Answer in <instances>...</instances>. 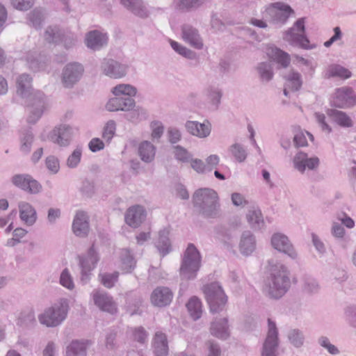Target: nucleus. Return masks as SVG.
Masks as SVG:
<instances>
[{
  "instance_id": "nucleus-1",
  "label": "nucleus",
  "mask_w": 356,
  "mask_h": 356,
  "mask_svg": "<svg viewBox=\"0 0 356 356\" xmlns=\"http://www.w3.org/2000/svg\"><path fill=\"white\" fill-rule=\"evenodd\" d=\"M268 275L264 280L263 291L270 299L278 300L291 288L290 271L281 263L269 262Z\"/></svg>"
},
{
  "instance_id": "nucleus-2",
  "label": "nucleus",
  "mask_w": 356,
  "mask_h": 356,
  "mask_svg": "<svg viewBox=\"0 0 356 356\" xmlns=\"http://www.w3.org/2000/svg\"><path fill=\"white\" fill-rule=\"evenodd\" d=\"M32 78L27 74H22L17 79V94L26 99L25 103L31 107L27 122L35 124L42 116L44 105V95L41 91L33 92Z\"/></svg>"
},
{
  "instance_id": "nucleus-3",
  "label": "nucleus",
  "mask_w": 356,
  "mask_h": 356,
  "mask_svg": "<svg viewBox=\"0 0 356 356\" xmlns=\"http://www.w3.org/2000/svg\"><path fill=\"white\" fill-rule=\"evenodd\" d=\"M194 207L205 218H217L220 214L218 193L209 188H200L193 195Z\"/></svg>"
},
{
  "instance_id": "nucleus-4",
  "label": "nucleus",
  "mask_w": 356,
  "mask_h": 356,
  "mask_svg": "<svg viewBox=\"0 0 356 356\" xmlns=\"http://www.w3.org/2000/svg\"><path fill=\"white\" fill-rule=\"evenodd\" d=\"M68 310V300L61 298L38 316L39 322L48 327H56L66 318Z\"/></svg>"
},
{
  "instance_id": "nucleus-5",
  "label": "nucleus",
  "mask_w": 356,
  "mask_h": 356,
  "mask_svg": "<svg viewBox=\"0 0 356 356\" xmlns=\"http://www.w3.org/2000/svg\"><path fill=\"white\" fill-rule=\"evenodd\" d=\"M201 257L195 246L190 243L184 254L179 269L180 277L182 280H193L197 276L200 269Z\"/></svg>"
},
{
  "instance_id": "nucleus-6",
  "label": "nucleus",
  "mask_w": 356,
  "mask_h": 356,
  "mask_svg": "<svg viewBox=\"0 0 356 356\" xmlns=\"http://www.w3.org/2000/svg\"><path fill=\"white\" fill-rule=\"evenodd\" d=\"M283 40L289 44L304 49H312L314 44H309V40L305 34V18L298 19L292 27L284 31Z\"/></svg>"
},
{
  "instance_id": "nucleus-7",
  "label": "nucleus",
  "mask_w": 356,
  "mask_h": 356,
  "mask_svg": "<svg viewBox=\"0 0 356 356\" xmlns=\"http://www.w3.org/2000/svg\"><path fill=\"white\" fill-rule=\"evenodd\" d=\"M203 291L211 312L218 313L223 309L227 299L222 286L218 282L205 285Z\"/></svg>"
},
{
  "instance_id": "nucleus-8",
  "label": "nucleus",
  "mask_w": 356,
  "mask_h": 356,
  "mask_svg": "<svg viewBox=\"0 0 356 356\" xmlns=\"http://www.w3.org/2000/svg\"><path fill=\"white\" fill-rule=\"evenodd\" d=\"M293 13V9L289 5L276 2L266 8L264 15L272 24L282 26Z\"/></svg>"
},
{
  "instance_id": "nucleus-9",
  "label": "nucleus",
  "mask_w": 356,
  "mask_h": 356,
  "mask_svg": "<svg viewBox=\"0 0 356 356\" xmlns=\"http://www.w3.org/2000/svg\"><path fill=\"white\" fill-rule=\"evenodd\" d=\"M98 254L92 245L86 256H79V266L81 268V280L83 284L87 283L90 277V272L96 267L99 261Z\"/></svg>"
},
{
  "instance_id": "nucleus-10",
  "label": "nucleus",
  "mask_w": 356,
  "mask_h": 356,
  "mask_svg": "<svg viewBox=\"0 0 356 356\" xmlns=\"http://www.w3.org/2000/svg\"><path fill=\"white\" fill-rule=\"evenodd\" d=\"M356 103V96L350 87L337 88L333 94L331 104L339 108H347L353 106Z\"/></svg>"
},
{
  "instance_id": "nucleus-11",
  "label": "nucleus",
  "mask_w": 356,
  "mask_h": 356,
  "mask_svg": "<svg viewBox=\"0 0 356 356\" xmlns=\"http://www.w3.org/2000/svg\"><path fill=\"white\" fill-rule=\"evenodd\" d=\"M268 330L267 337L263 344L261 356H276L278 347V332L275 323L268 319Z\"/></svg>"
},
{
  "instance_id": "nucleus-12",
  "label": "nucleus",
  "mask_w": 356,
  "mask_h": 356,
  "mask_svg": "<svg viewBox=\"0 0 356 356\" xmlns=\"http://www.w3.org/2000/svg\"><path fill=\"white\" fill-rule=\"evenodd\" d=\"M83 67L78 63H68L62 73V83L65 88H72L82 76Z\"/></svg>"
},
{
  "instance_id": "nucleus-13",
  "label": "nucleus",
  "mask_w": 356,
  "mask_h": 356,
  "mask_svg": "<svg viewBox=\"0 0 356 356\" xmlns=\"http://www.w3.org/2000/svg\"><path fill=\"white\" fill-rule=\"evenodd\" d=\"M103 74L111 79H121L126 76L128 66L114 59L105 58L101 64Z\"/></svg>"
},
{
  "instance_id": "nucleus-14",
  "label": "nucleus",
  "mask_w": 356,
  "mask_h": 356,
  "mask_svg": "<svg viewBox=\"0 0 356 356\" xmlns=\"http://www.w3.org/2000/svg\"><path fill=\"white\" fill-rule=\"evenodd\" d=\"M293 164L296 170L303 174L306 169L316 170L320 165V160L317 156L309 158L307 154L299 151L293 159Z\"/></svg>"
},
{
  "instance_id": "nucleus-15",
  "label": "nucleus",
  "mask_w": 356,
  "mask_h": 356,
  "mask_svg": "<svg viewBox=\"0 0 356 356\" xmlns=\"http://www.w3.org/2000/svg\"><path fill=\"white\" fill-rule=\"evenodd\" d=\"M11 181L15 186L31 194L38 193L42 189L40 184L27 174L15 175Z\"/></svg>"
},
{
  "instance_id": "nucleus-16",
  "label": "nucleus",
  "mask_w": 356,
  "mask_h": 356,
  "mask_svg": "<svg viewBox=\"0 0 356 356\" xmlns=\"http://www.w3.org/2000/svg\"><path fill=\"white\" fill-rule=\"evenodd\" d=\"M94 304L102 311L113 314L117 312V305L113 298L107 293L94 290L91 293Z\"/></svg>"
},
{
  "instance_id": "nucleus-17",
  "label": "nucleus",
  "mask_w": 356,
  "mask_h": 356,
  "mask_svg": "<svg viewBox=\"0 0 356 356\" xmlns=\"http://www.w3.org/2000/svg\"><path fill=\"white\" fill-rule=\"evenodd\" d=\"M271 245L279 252L287 254L290 258L295 259L298 257L296 251L289 238L282 233H275L271 237Z\"/></svg>"
},
{
  "instance_id": "nucleus-18",
  "label": "nucleus",
  "mask_w": 356,
  "mask_h": 356,
  "mask_svg": "<svg viewBox=\"0 0 356 356\" xmlns=\"http://www.w3.org/2000/svg\"><path fill=\"white\" fill-rule=\"evenodd\" d=\"M73 136L72 128L67 124L55 127L49 134V138L60 146L66 147L70 143Z\"/></svg>"
},
{
  "instance_id": "nucleus-19",
  "label": "nucleus",
  "mask_w": 356,
  "mask_h": 356,
  "mask_svg": "<svg viewBox=\"0 0 356 356\" xmlns=\"http://www.w3.org/2000/svg\"><path fill=\"white\" fill-rule=\"evenodd\" d=\"M84 42L88 49L92 51H99L107 46L108 37L106 33L99 30H92L86 34Z\"/></svg>"
},
{
  "instance_id": "nucleus-20",
  "label": "nucleus",
  "mask_w": 356,
  "mask_h": 356,
  "mask_svg": "<svg viewBox=\"0 0 356 356\" xmlns=\"http://www.w3.org/2000/svg\"><path fill=\"white\" fill-rule=\"evenodd\" d=\"M135 100L133 98L115 96L108 101L106 108L111 112L129 111L135 107Z\"/></svg>"
},
{
  "instance_id": "nucleus-21",
  "label": "nucleus",
  "mask_w": 356,
  "mask_h": 356,
  "mask_svg": "<svg viewBox=\"0 0 356 356\" xmlns=\"http://www.w3.org/2000/svg\"><path fill=\"white\" fill-rule=\"evenodd\" d=\"M181 36L183 40L191 47L201 49L203 47V41L198 30L191 24H184L181 26Z\"/></svg>"
},
{
  "instance_id": "nucleus-22",
  "label": "nucleus",
  "mask_w": 356,
  "mask_h": 356,
  "mask_svg": "<svg viewBox=\"0 0 356 356\" xmlns=\"http://www.w3.org/2000/svg\"><path fill=\"white\" fill-rule=\"evenodd\" d=\"M172 297L173 293L169 288L159 286L152 293L151 301L155 306L165 307L171 302Z\"/></svg>"
},
{
  "instance_id": "nucleus-23",
  "label": "nucleus",
  "mask_w": 356,
  "mask_h": 356,
  "mask_svg": "<svg viewBox=\"0 0 356 356\" xmlns=\"http://www.w3.org/2000/svg\"><path fill=\"white\" fill-rule=\"evenodd\" d=\"M152 348L156 356H167L169 351L167 335L161 331L156 332L152 338Z\"/></svg>"
},
{
  "instance_id": "nucleus-24",
  "label": "nucleus",
  "mask_w": 356,
  "mask_h": 356,
  "mask_svg": "<svg viewBox=\"0 0 356 356\" xmlns=\"http://www.w3.org/2000/svg\"><path fill=\"white\" fill-rule=\"evenodd\" d=\"M146 212L140 205H136L128 209L125 213V222L132 227H138L145 219Z\"/></svg>"
},
{
  "instance_id": "nucleus-25",
  "label": "nucleus",
  "mask_w": 356,
  "mask_h": 356,
  "mask_svg": "<svg viewBox=\"0 0 356 356\" xmlns=\"http://www.w3.org/2000/svg\"><path fill=\"white\" fill-rule=\"evenodd\" d=\"M72 230L79 237H85L89 232L88 217L84 211H78L74 218Z\"/></svg>"
},
{
  "instance_id": "nucleus-26",
  "label": "nucleus",
  "mask_w": 356,
  "mask_h": 356,
  "mask_svg": "<svg viewBox=\"0 0 356 356\" xmlns=\"http://www.w3.org/2000/svg\"><path fill=\"white\" fill-rule=\"evenodd\" d=\"M185 127L188 133L202 138L209 136L211 133V127L209 122L187 121Z\"/></svg>"
},
{
  "instance_id": "nucleus-27",
  "label": "nucleus",
  "mask_w": 356,
  "mask_h": 356,
  "mask_svg": "<svg viewBox=\"0 0 356 356\" xmlns=\"http://www.w3.org/2000/svg\"><path fill=\"white\" fill-rule=\"evenodd\" d=\"M211 334L220 339H227L229 336L228 321L227 318H216L211 324Z\"/></svg>"
},
{
  "instance_id": "nucleus-28",
  "label": "nucleus",
  "mask_w": 356,
  "mask_h": 356,
  "mask_svg": "<svg viewBox=\"0 0 356 356\" xmlns=\"http://www.w3.org/2000/svg\"><path fill=\"white\" fill-rule=\"evenodd\" d=\"M121 3L134 15L145 18L149 15V11L142 0H121Z\"/></svg>"
},
{
  "instance_id": "nucleus-29",
  "label": "nucleus",
  "mask_w": 356,
  "mask_h": 356,
  "mask_svg": "<svg viewBox=\"0 0 356 356\" xmlns=\"http://www.w3.org/2000/svg\"><path fill=\"white\" fill-rule=\"evenodd\" d=\"M256 247L254 235L250 231L243 232L239 243V250L242 254L248 256L251 254Z\"/></svg>"
},
{
  "instance_id": "nucleus-30",
  "label": "nucleus",
  "mask_w": 356,
  "mask_h": 356,
  "mask_svg": "<svg viewBox=\"0 0 356 356\" xmlns=\"http://www.w3.org/2000/svg\"><path fill=\"white\" fill-rule=\"evenodd\" d=\"M88 341L73 340L65 349V356H86Z\"/></svg>"
},
{
  "instance_id": "nucleus-31",
  "label": "nucleus",
  "mask_w": 356,
  "mask_h": 356,
  "mask_svg": "<svg viewBox=\"0 0 356 356\" xmlns=\"http://www.w3.org/2000/svg\"><path fill=\"white\" fill-rule=\"evenodd\" d=\"M156 154V147L148 140L141 142L138 146V155L140 159L147 163L154 161Z\"/></svg>"
},
{
  "instance_id": "nucleus-32",
  "label": "nucleus",
  "mask_w": 356,
  "mask_h": 356,
  "mask_svg": "<svg viewBox=\"0 0 356 356\" xmlns=\"http://www.w3.org/2000/svg\"><path fill=\"white\" fill-rule=\"evenodd\" d=\"M19 216L27 225H33L36 221V211L29 203L23 202L19 204Z\"/></svg>"
},
{
  "instance_id": "nucleus-33",
  "label": "nucleus",
  "mask_w": 356,
  "mask_h": 356,
  "mask_svg": "<svg viewBox=\"0 0 356 356\" xmlns=\"http://www.w3.org/2000/svg\"><path fill=\"white\" fill-rule=\"evenodd\" d=\"M327 114L333 121L342 127L349 128L353 126L352 119L343 111L337 109H328Z\"/></svg>"
},
{
  "instance_id": "nucleus-34",
  "label": "nucleus",
  "mask_w": 356,
  "mask_h": 356,
  "mask_svg": "<svg viewBox=\"0 0 356 356\" xmlns=\"http://www.w3.org/2000/svg\"><path fill=\"white\" fill-rule=\"evenodd\" d=\"M285 79V86L288 87L292 91H298L302 85L301 74L291 69L287 74L284 76Z\"/></svg>"
},
{
  "instance_id": "nucleus-35",
  "label": "nucleus",
  "mask_w": 356,
  "mask_h": 356,
  "mask_svg": "<svg viewBox=\"0 0 356 356\" xmlns=\"http://www.w3.org/2000/svg\"><path fill=\"white\" fill-rule=\"evenodd\" d=\"M48 59L46 56L35 53H29L26 57L29 67L33 71H39L44 68Z\"/></svg>"
},
{
  "instance_id": "nucleus-36",
  "label": "nucleus",
  "mask_w": 356,
  "mask_h": 356,
  "mask_svg": "<svg viewBox=\"0 0 356 356\" xmlns=\"http://www.w3.org/2000/svg\"><path fill=\"white\" fill-rule=\"evenodd\" d=\"M121 270L124 273H130L136 267V261L129 249H122L120 252Z\"/></svg>"
},
{
  "instance_id": "nucleus-37",
  "label": "nucleus",
  "mask_w": 356,
  "mask_h": 356,
  "mask_svg": "<svg viewBox=\"0 0 356 356\" xmlns=\"http://www.w3.org/2000/svg\"><path fill=\"white\" fill-rule=\"evenodd\" d=\"M168 235L169 232L168 230H161L159 233V238L155 243L156 248L163 257L171 251V243Z\"/></svg>"
},
{
  "instance_id": "nucleus-38",
  "label": "nucleus",
  "mask_w": 356,
  "mask_h": 356,
  "mask_svg": "<svg viewBox=\"0 0 356 356\" xmlns=\"http://www.w3.org/2000/svg\"><path fill=\"white\" fill-rule=\"evenodd\" d=\"M211 0H177L176 8L182 12L197 10Z\"/></svg>"
},
{
  "instance_id": "nucleus-39",
  "label": "nucleus",
  "mask_w": 356,
  "mask_h": 356,
  "mask_svg": "<svg viewBox=\"0 0 356 356\" xmlns=\"http://www.w3.org/2000/svg\"><path fill=\"white\" fill-rule=\"evenodd\" d=\"M256 71L262 82H268L273 77V64L270 60L258 63Z\"/></svg>"
},
{
  "instance_id": "nucleus-40",
  "label": "nucleus",
  "mask_w": 356,
  "mask_h": 356,
  "mask_svg": "<svg viewBox=\"0 0 356 356\" xmlns=\"http://www.w3.org/2000/svg\"><path fill=\"white\" fill-rule=\"evenodd\" d=\"M246 218L250 227L255 230L261 229L264 227V220L260 209L249 210Z\"/></svg>"
},
{
  "instance_id": "nucleus-41",
  "label": "nucleus",
  "mask_w": 356,
  "mask_h": 356,
  "mask_svg": "<svg viewBox=\"0 0 356 356\" xmlns=\"http://www.w3.org/2000/svg\"><path fill=\"white\" fill-rule=\"evenodd\" d=\"M325 76L327 78L339 77L342 79H347L352 76V72L341 65L332 64L328 67Z\"/></svg>"
},
{
  "instance_id": "nucleus-42",
  "label": "nucleus",
  "mask_w": 356,
  "mask_h": 356,
  "mask_svg": "<svg viewBox=\"0 0 356 356\" xmlns=\"http://www.w3.org/2000/svg\"><path fill=\"white\" fill-rule=\"evenodd\" d=\"M270 58L282 67H287L291 62L290 56L286 52L277 47L272 48L268 53Z\"/></svg>"
},
{
  "instance_id": "nucleus-43",
  "label": "nucleus",
  "mask_w": 356,
  "mask_h": 356,
  "mask_svg": "<svg viewBox=\"0 0 356 356\" xmlns=\"http://www.w3.org/2000/svg\"><path fill=\"white\" fill-rule=\"evenodd\" d=\"M142 303L143 299L140 296L127 294V310L131 316L140 314V307Z\"/></svg>"
},
{
  "instance_id": "nucleus-44",
  "label": "nucleus",
  "mask_w": 356,
  "mask_h": 356,
  "mask_svg": "<svg viewBox=\"0 0 356 356\" xmlns=\"http://www.w3.org/2000/svg\"><path fill=\"white\" fill-rule=\"evenodd\" d=\"M112 92L115 96L132 98L136 95L137 89L130 84L120 83L112 88Z\"/></svg>"
},
{
  "instance_id": "nucleus-45",
  "label": "nucleus",
  "mask_w": 356,
  "mask_h": 356,
  "mask_svg": "<svg viewBox=\"0 0 356 356\" xmlns=\"http://www.w3.org/2000/svg\"><path fill=\"white\" fill-rule=\"evenodd\" d=\"M186 307L193 320L196 321L201 317L202 302L199 298L195 296L192 297L186 304Z\"/></svg>"
},
{
  "instance_id": "nucleus-46",
  "label": "nucleus",
  "mask_w": 356,
  "mask_h": 356,
  "mask_svg": "<svg viewBox=\"0 0 356 356\" xmlns=\"http://www.w3.org/2000/svg\"><path fill=\"white\" fill-rule=\"evenodd\" d=\"M44 19V10L40 8H36L28 14L30 24L36 29L41 28Z\"/></svg>"
},
{
  "instance_id": "nucleus-47",
  "label": "nucleus",
  "mask_w": 356,
  "mask_h": 356,
  "mask_svg": "<svg viewBox=\"0 0 356 356\" xmlns=\"http://www.w3.org/2000/svg\"><path fill=\"white\" fill-rule=\"evenodd\" d=\"M63 32L57 26H49L44 33V40L49 43H58L61 41Z\"/></svg>"
},
{
  "instance_id": "nucleus-48",
  "label": "nucleus",
  "mask_w": 356,
  "mask_h": 356,
  "mask_svg": "<svg viewBox=\"0 0 356 356\" xmlns=\"http://www.w3.org/2000/svg\"><path fill=\"white\" fill-rule=\"evenodd\" d=\"M287 338L290 343L297 348L302 347L305 342L303 332L298 329L289 330L287 334Z\"/></svg>"
},
{
  "instance_id": "nucleus-49",
  "label": "nucleus",
  "mask_w": 356,
  "mask_h": 356,
  "mask_svg": "<svg viewBox=\"0 0 356 356\" xmlns=\"http://www.w3.org/2000/svg\"><path fill=\"white\" fill-rule=\"evenodd\" d=\"M204 94L210 103L217 108L222 97L221 90L217 87L209 86L204 90Z\"/></svg>"
},
{
  "instance_id": "nucleus-50",
  "label": "nucleus",
  "mask_w": 356,
  "mask_h": 356,
  "mask_svg": "<svg viewBox=\"0 0 356 356\" xmlns=\"http://www.w3.org/2000/svg\"><path fill=\"white\" fill-rule=\"evenodd\" d=\"M229 152L232 156L240 163L244 161L248 155L245 148L239 143L232 145L229 148Z\"/></svg>"
},
{
  "instance_id": "nucleus-51",
  "label": "nucleus",
  "mask_w": 356,
  "mask_h": 356,
  "mask_svg": "<svg viewBox=\"0 0 356 356\" xmlns=\"http://www.w3.org/2000/svg\"><path fill=\"white\" fill-rule=\"evenodd\" d=\"M83 152L82 146L78 145L68 156L66 165L70 168H75L78 166L81 160Z\"/></svg>"
},
{
  "instance_id": "nucleus-52",
  "label": "nucleus",
  "mask_w": 356,
  "mask_h": 356,
  "mask_svg": "<svg viewBox=\"0 0 356 356\" xmlns=\"http://www.w3.org/2000/svg\"><path fill=\"white\" fill-rule=\"evenodd\" d=\"M170 45L172 48L179 54L183 56L188 59H195L197 54L195 51L186 48V47L180 44L176 41L170 40Z\"/></svg>"
},
{
  "instance_id": "nucleus-53",
  "label": "nucleus",
  "mask_w": 356,
  "mask_h": 356,
  "mask_svg": "<svg viewBox=\"0 0 356 356\" xmlns=\"http://www.w3.org/2000/svg\"><path fill=\"white\" fill-rule=\"evenodd\" d=\"M118 276L119 273L117 271L113 273H104L99 275L102 284L108 289L112 288L115 285V283L118 280Z\"/></svg>"
},
{
  "instance_id": "nucleus-54",
  "label": "nucleus",
  "mask_w": 356,
  "mask_h": 356,
  "mask_svg": "<svg viewBox=\"0 0 356 356\" xmlns=\"http://www.w3.org/2000/svg\"><path fill=\"white\" fill-rule=\"evenodd\" d=\"M319 284L318 282L312 277L305 279L303 290L307 293H316L319 291Z\"/></svg>"
},
{
  "instance_id": "nucleus-55",
  "label": "nucleus",
  "mask_w": 356,
  "mask_h": 356,
  "mask_svg": "<svg viewBox=\"0 0 356 356\" xmlns=\"http://www.w3.org/2000/svg\"><path fill=\"white\" fill-rule=\"evenodd\" d=\"M174 149L176 159L184 163L191 161V154L186 149L179 145L175 146Z\"/></svg>"
},
{
  "instance_id": "nucleus-56",
  "label": "nucleus",
  "mask_w": 356,
  "mask_h": 356,
  "mask_svg": "<svg viewBox=\"0 0 356 356\" xmlns=\"http://www.w3.org/2000/svg\"><path fill=\"white\" fill-rule=\"evenodd\" d=\"M33 140V135L29 130L23 134L22 137L21 150L25 153L29 152Z\"/></svg>"
},
{
  "instance_id": "nucleus-57",
  "label": "nucleus",
  "mask_w": 356,
  "mask_h": 356,
  "mask_svg": "<svg viewBox=\"0 0 356 356\" xmlns=\"http://www.w3.org/2000/svg\"><path fill=\"white\" fill-rule=\"evenodd\" d=\"M148 334L143 327H135L132 330V337L134 341L144 343L147 338Z\"/></svg>"
},
{
  "instance_id": "nucleus-58",
  "label": "nucleus",
  "mask_w": 356,
  "mask_h": 356,
  "mask_svg": "<svg viewBox=\"0 0 356 356\" xmlns=\"http://www.w3.org/2000/svg\"><path fill=\"white\" fill-rule=\"evenodd\" d=\"M60 283L62 286L68 289H72L74 287L72 278L67 268L64 269L61 273L60 277Z\"/></svg>"
},
{
  "instance_id": "nucleus-59",
  "label": "nucleus",
  "mask_w": 356,
  "mask_h": 356,
  "mask_svg": "<svg viewBox=\"0 0 356 356\" xmlns=\"http://www.w3.org/2000/svg\"><path fill=\"white\" fill-rule=\"evenodd\" d=\"M45 165L47 168L53 174H56L60 168L58 159L54 156H49L46 158Z\"/></svg>"
},
{
  "instance_id": "nucleus-60",
  "label": "nucleus",
  "mask_w": 356,
  "mask_h": 356,
  "mask_svg": "<svg viewBox=\"0 0 356 356\" xmlns=\"http://www.w3.org/2000/svg\"><path fill=\"white\" fill-rule=\"evenodd\" d=\"M115 123L113 120L108 121L103 131L102 137L106 141H110L115 134Z\"/></svg>"
},
{
  "instance_id": "nucleus-61",
  "label": "nucleus",
  "mask_w": 356,
  "mask_h": 356,
  "mask_svg": "<svg viewBox=\"0 0 356 356\" xmlns=\"http://www.w3.org/2000/svg\"><path fill=\"white\" fill-rule=\"evenodd\" d=\"M34 3V0H11L13 6L19 10H27Z\"/></svg>"
},
{
  "instance_id": "nucleus-62",
  "label": "nucleus",
  "mask_w": 356,
  "mask_h": 356,
  "mask_svg": "<svg viewBox=\"0 0 356 356\" xmlns=\"http://www.w3.org/2000/svg\"><path fill=\"white\" fill-rule=\"evenodd\" d=\"M332 275L336 282L339 283H343L346 282L348 278L346 270L343 268L338 267H336L332 270Z\"/></svg>"
},
{
  "instance_id": "nucleus-63",
  "label": "nucleus",
  "mask_w": 356,
  "mask_h": 356,
  "mask_svg": "<svg viewBox=\"0 0 356 356\" xmlns=\"http://www.w3.org/2000/svg\"><path fill=\"white\" fill-rule=\"evenodd\" d=\"M345 314L350 325L356 328V306L348 307L345 310Z\"/></svg>"
},
{
  "instance_id": "nucleus-64",
  "label": "nucleus",
  "mask_w": 356,
  "mask_h": 356,
  "mask_svg": "<svg viewBox=\"0 0 356 356\" xmlns=\"http://www.w3.org/2000/svg\"><path fill=\"white\" fill-rule=\"evenodd\" d=\"M208 347L207 356H221V349L219 344L213 341L207 343Z\"/></svg>"
}]
</instances>
